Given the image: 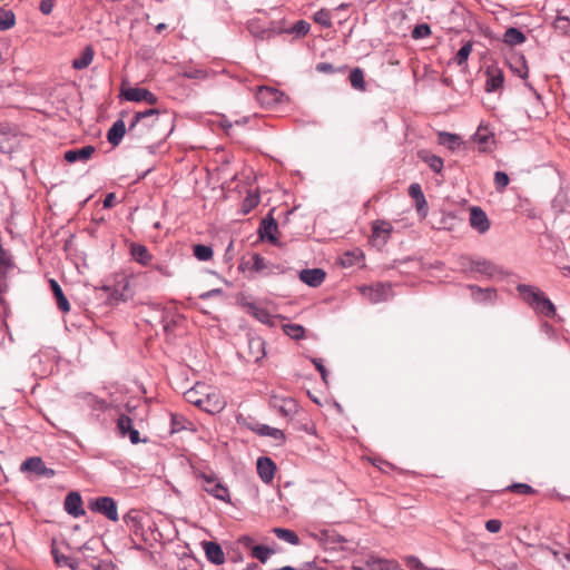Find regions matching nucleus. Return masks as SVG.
Segmentation results:
<instances>
[{
  "mask_svg": "<svg viewBox=\"0 0 570 570\" xmlns=\"http://www.w3.org/2000/svg\"><path fill=\"white\" fill-rule=\"evenodd\" d=\"M259 204V195L249 193L243 200L240 210L244 215L250 213Z\"/></svg>",
  "mask_w": 570,
  "mask_h": 570,
  "instance_id": "nucleus-48",
  "label": "nucleus"
},
{
  "mask_svg": "<svg viewBox=\"0 0 570 570\" xmlns=\"http://www.w3.org/2000/svg\"><path fill=\"white\" fill-rule=\"evenodd\" d=\"M16 23V16L10 9H0V30L11 29Z\"/></svg>",
  "mask_w": 570,
  "mask_h": 570,
  "instance_id": "nucleus-43",
  "label": "nucleus"
},
{
  "mask_svg": "<svg viewBox=\"0 0 570 570\" xmlns=\"http://www.w3.org/2000/svg\"><path fill=\"white\" fill-rule=\"evenodd\" d=\"M272 405L277 409L283 416L292 417L298 411L296 401L292 397H273Z\"/></svg>",
  "mask_w": 570,
  "mask_h": 570,
  "instance_id": "nucleus-16",
  "label": "nucleus"
},
{
  "mask_svg": "<svg viewBox=\"0 0 570 570\" xmlns=\"http://www.w3.org/2000/svg\"><path fill=\"white\" fill-rule=\"evenodd\" d=\"M502 523L498 519H490L485 522V529L491 533H497L501 530Z\"/></svg>",
  "mask_w": 570,
  "mask_h": 570,
  "instance_id": "nucleus-60",
  "label": "nucleus"
},
{
  "mask_svg": "<svg viewBox=\"0 0 570 570\" xmlns=\"http://www.w3.org/2000/svg\"><path fill=\"white\" fill-rule=\"evenodd\" d=\"M508 490L512 492H517L519 494H532L534 493V489L527 483H514L508 487Z\"/></svg>",
  "mask_w": 570,
  "mask_h": 570,
  "instance_id": "nucleus-56",
  "label": "nucleus"
},
{
  "mask_svg": "<svg viewBox=\"0 0 570 570\" xmlns=\"http://www.w3.org/2000/svg\"><path fill=\"white\" fill-rule=\"evenodd\" d=\"M472 138L479 145L481 151H487L490 148V144L494 142L493 131L483 124L478 127Z\"/></svg>",
  "mask_w": 570,
  "mask_h": 570,
  "instance_id": "nucleus-15",
  "label": "nucleus"
},
{
  "mask_svg": "<svg viewBox=\"0 0 570 570\" xmlns=\"http://www.w3.org/2000/svg\"><path fill=\"white\" fill-rule=\"evenodd\" d=\"M247 30L257 40H268L275 36L283 35V23L272 21L266 26L261 19L254 18L248 20Z\"/></svg>",
  "mask_w": 570,
  "mask_h": 570,
  "instance_id": "nucleus-3",
  "label": "nucleus"
},
{
  "mask_svg": "<svg viewBox=\"0 0 570 570\" xmlns=\"http://www.w3.org/2000/svg\"><path fill=\"white\" fill-rule=\"evenodd\" d=\"M554 27L557 30L570 36V19L568 17H557L554 20Z\"/></svg>",
  "mask_w": 570,
  "mask_h": 570,
  "instance_id": "nucleus-55",
  "label": "nucleus"
},
{
  "mask_svg": "<svg viewBox=\"0 0 570 570\" xmlns=\"http://www.w3.org/2000/svg\"><path fill=\"white\" fill-rule=\"evenodd\" d=\"M180 320L181 316L175 312H164L160 321L164 332L168 335L171 334Z\"/></svg>",
  "mask_w": 570,
  "mask_h": 570,
  "instance_id": "nucleus-34",
  "label": "nucleus"
},
{
  "mask_svg": "<svg viewBox=\"0 0 570 570\" xmlns=\"http://www.w3.org/2000/svg\"><path fill=\"white\" fill-rule=\"evenodd\" d=\"M159 115V110L157 108H150L146 109L144 111H138L134 115L129 126H128V134L135 135L138 126L147 119H154L156 120V117Z\"/></svg>",
  "mask_w": 570,
  "mask_h": 570,
  "instance_id": "nucleus-23",
  "label": "nucleus"
},
{
  "mask_svg": "<svg viewBox=\"0 0 570 570\" xmlns=\"http://www.w3.org/2000/svg\"><path fill=\"white\" fill-rule=\"evenodd\" d=\"M204 550L208 561L216 566H220L225 562V553L222 547L213 541L204 542Z\"/></svg>",
  "mask_w": 570,
  "mask_h": 570,
  "instance_id": "nucleus-21",
  "label": "nucleus"
},
{
  "mask_svg": "<svg viewBox=\"0 0 570 570\" xmlns=\"http://www.w3.org/2000/svg\"><path fill=\"white\" fill-rule=\"evenodd\" d=\"M265 341L262 337L248 338V360L255 363L265 356Z\"/></svg>",
  "mask_w": 570,
  "mask_h": 570,
  "instance_id": "nucleus-22",
  "label": "nucleus"
},
{
  "mask_svg": "<svg viewBox=\"0 0 570 570\" xmlns=\"http://www.w3.org/2000/svg\"><path fill=\"white\" fill-rule=\"evenodd\" d=\"M409 195L416 202V203H422V204H425V197H424V194L422 191V188L419 184L414 183V184H411L410 187H409Z\"/></svg>",
  "mask_w": 570,
  "mask_h": 570,
  "instance_id": "nucleus-53",
  "label": "nucleus"
},
{
  "mask_svg": "<svg viewBox=\"0 0 570 570\" xmlns=\"http://www.w3.org/2000/svg\"><path fill=\"white\" fill-rule=\"evenodd\" d=\"M438 142L441 146L448 147L450 150L454 151L463 146V140L456 134H451L448 131H440L438 134Z\"/></svg>",
  "mask_w": 570,
  "mask_h": 570,
  "instance_id": "nucleus-29",
  "label": "nucleus"
},
{
  "mask_svg": "<svg viewBox=\"0 0 570 570\" xmlns=\"http://www.w3.org/2000/svg\"><path fill=\"white\" fill-rule=\"evenodd\" d=\"M314 21L324 28L332 27L331 13L326 9H321L314 13Z\"/></svg>",
  "mask_w": 570,
  "mask_h": 570,
  "instance_id": "nucleus-50",
  "label": "nucleus"
},
{
  "mask_svg": "<svg viewBox=\"0 0 570 570\" xmlns=\"http://www.w3.org/2000/svg\"><path fill=\"white\" fill-rule=\"evenodd\" d=\"M396 563L390 560L371 558L365 562L363 570H396Z\"/></svg>",
  "mask_w": 570,
  "mask_h": 570,
  "instance_id": "nucleus-32",
  "label": "nucleus"
},
{
  "mask_svg": "<svg viewBox=\"0 0 570 570\" xmlns=\"http://www.w3.org/2000/svg\"><path fill=\"white\" fill-rule=\"evenodd\" d=\"M154 269L158 271L159 273H161L165 276L173 275V273L170 272L171 269H170L169 265H167V264H156V265H154Z\"/></svg>",
  "mask_w": 570,
  "mask_h": 570,
  "instance_id": "nucleus-64",
  "label": "nucleus"
},
{
  "mask_svg": "<svg viewBox=\"0 0 570 570\" xmlns=\"http://www.w3.org/2000/svg\"><path fill=\"white\" fill-rule=\"evenodd\" d=\"M132 429V420L128 415L121 414L117 420V430L119 435L121 438H126Z\"/></svg>",
  "mask_w": 570,
  "mask_h": 570,
  "instance_id": "nucleus-45",
  "label": "nucleus"
},
{
  "mask_svg": "<svg viewBox=\"0 0 570 570\" xmlns=\"http://www.w3.org/2000/svg\"><path fill=\"white\" fill-rule=\"evenodd\" d=\"M45 463L41 458L39 456H31L28 458L26 461L22 462L20 470L22 472H32L36 475L39 476L41 473V470L43 468Z\"/></svg>",
  "mask_w": 570,
  "mask_h": 570,
  "instance_id": "nucleus-35",
  "label": "nucleus"
},
{
  "mask_svg": "<svg viewBox=\"0 0 570 570\" xmlns=\"http://www.w3.org/2000/svg\"><path fill=\"white\" fill-rule=\"evenodd\" d=\"M272 532L279 539L292 546L299 544V538L295 531L285 528H273Z\"/></svg>",
  "mask_w": 570,
  "mask_h": 570,
  "instance_id": "nucleus-37",
  "label": "nucleus"
},
{
  "mask_svg": "<svg viewBox=\"0 0 570 570\" xmlns=\"http://www.w3.org/2000/svg\"><path fill=\"white\" fill-rule=\"evenodd\" d=\"M417 157L424 161L431 170L441 174L444 167V161L440 156H436L429 150L422 149L417 153Z\"/></svg>",
  "mask_w": 570,
  "mask_h": 570,
  "instance_id": "nucleus-24",
  "label": "nucleus"
},
{
  "mask_svg": "<svg viewBox=\"0 0 570 570\" xmlns=\"http://www.w3.org/2000/svg\"><path fill=\"white\" fill-rule=\"evenodd\" d=\"M52 554L58 566H68L71 569H76V566L71 562L70 558L59 554L57 549L52 548Z\"/></svg>",
  "mask_w": 570,
  "mask_h": 570,
  "instance_id": "nucleus-57",
  "label": "nucleus"
},
{
  "mask_svg": "<svg viewBox=\"0 0 570 570\" xmlns=\"http://www.w3.org/2000/svg\"><path fill=\"white\" fill-rule=\"evenodd\" d=\"M312 363L315 365L316 370L320 372L322 379L326 381L327 376V370L323 365V362L321 358H312Z\"/></svg>",
  "mask_w": 570,
  "mask_h": 570,
  "instance_id": "nucleus-62",
  "label": "nucleus"
},
{
  "mask_svg": "<svg viewBox=\"0 0 570 570\" xmlns=\"http://www.w3.org/2000/svg\"><path fill=\"white\" fill-rule=\"evenodd\" d=\"M309 23L305 20H298L293 26L286 28L283 26V33L296 35L303 37L309 31Z\"/></svg>",
  "mask_w": 570,
  "mask_h": 570,
  "instance_id": "nucleus-41",
  "label": "nucleus"
},
{
  "mask_svg": "<svg viewBox=\"0 0 570 570\" xmlns=\"http://www.w3.org/2000/svg\"><path fill=\"white\" fill-rule=\"evenodd\" d=\"M325 277L326 273L322 268H307L299 272V279L311 287H318Z\"/></svg>",
  "mask_w": 570,
  "mask_h": 570,
  "instance_id": "nucleus-19",
  "label": "nucleus"
},
{
  "mask_svg": "<svg viewBox=\"0 0 570 570\" xmlns=\"http://www.w3.org/2000/svg\"><path fill=\"white\" fill-rule=\"evenodd\" d=\"M122 96L128 101L140 102L146 101L149 105H155L158 98L146 88L129 87L122 91Z\"/></svg>",
  "mask_w": 570,
  "mask_h": 570,
  "instance_id": "nucleus-7",
  "label": "nucleus"
},
{
  "mask_svg": "<svg viewBox=\"0 0 570 570\" xmlns=\"http://www.w3.org/2000/svg\"><path fill=\"white\" fill-rule=\"evenodd\" d=\"M514 65H510L512 70L522 79H527L529 75V68L524 56H518L514 58Z\"/></svg>",
  "mask_w": 570,
  "mask_h": 570,
  "instance_id": "nucleus-46",
  "label": "nucleus"
},
{
  "mask_svg": "<svg viewBox=\"0 0 570 570\" xmlns=\"http://www.w3.org/2000/svg\"><path fill=\"white\" fill-rule=\"evenodd\" d=\"M517 291L522 301L539 316L552 318L556 316V306L550 298L538 287L519 284Z\"/></svg>",
  "mask_w": 570,
  "mask_h": 570,
  "instance_id": "nucleus-2",
  "label": "nucleus"
},
{
  "mask_svg": "<svg viewBox=\"0 0 570 570\" xmlns=\"http://www.w3.org/2000/svg\"><path fill=\"white\" fill-rule=\"evenodd\" d=\"M126 134V125L124 120H116L107 132V139L112 146H118Z\"/></svg>",
  "mask_w": 570,
  "mask_h": 570,
  "instance_id": "nucleus-28",
  "label": "nucleus"
},
{
  "mask_svg": "<svg viewBox=\"0 0 570 570\" xmlns=\"http://www.w3.org/2000/svg\"><path fill=\"white\" fill-rule=\"evenodd\" d=\"M348 80L353 89L358 91L366 90L364 72L360 67H355L350 71Z\"/></svg>",
  "mask_w": 570,
  "mask_h": 570,
  "instance_id": "nucleus-33",
  "label": "nucleus"
},
{
  "mask_svg": "<svg viewBox=\"0 0 570 570\" xmlns=\"http://www.w3.org/2000/svg\"><path fill=\"white\" fill-rule=\"evenodd\" d=\"M55 0H40L39 10L42 14L48 16L52 12Z\"/></svg>",
  "mask_w": 570,
  "mask_h": 570,
  "instance_id": "nucleus-59",
  "label": "nucleus"
},
{
  "mask_svg": "<svg viewBox=\"0 0 570 570\" xmlns=\"http://www.w3.org/2000/svg\"><path fill=\"white\" fill-rule=\"evenodd\" d=\"M504 75L499 68L489 67L487 69L485 91L495 92L503 87Z\"/></svg>",
  "mask_w": 570,
  "mask_h": 570,
  "instance_id": "nucleus-14",
  "label": "nucleus"
},
{
  "mask_svg": "<svg viewBox=\"0 0 570 570\" xmlns=\"http://www.w3.org/2000/svg\"><path fill=\"white\" fill-rule=\"evenodd\" d=\"M278 225L276 220L269 215L264 218L259 225L258 233L262 239H266L272 244H277L276 233Z\"/></svg>",
  "mask_w": 570,
  "mask_h": 570,
  "instance_id": "nucleus-18",
  "label": "nucleus"
},
{
  "mask_svg": "<svg viewBox=\"0 0 570 570\" xmlns=\"http://www.w3.org/2000/svg\"><path fill=\"white\" fill-rule=\"evenodd\" d=\"M431 35V28L428 23H421L414 27L412 30L413 39H422Z\"/></svg>",
  "mask_w": 570,
  "mask_h": 570,
  "instance_id": "nucleus-52",
  "label": "nucleus"
},
{
  "mask_svg": "<svg viewBox=\"0 0 570 570\" xmlns=\"http://www.w3.org/2000/svg\"><path fill=\"white\" fill-rule=\"evenodd\" d=\"M63 508L65 511L73 518H80L86 514V511L82 507L81 495L77 491H71L66 495Z\"/></svg>",
  "mask_w": 570,
  "mask_h": 570,
  "instance_id": "nucleus-8",
  "label": "nucleus"
},
{
  "mask_svg": "<svg viewBox=\"0 0 570 570\" xmlns=\"http://www.w3.org/2000/svg\"><path fill=\"white\" fill-rule=\"evenodd\" d=\"M284 94L276 88L262 86L258 88L256 98L262 105L272 106L281 102Z\"/></svg>",
  "mask_w": 570,
  "mask_h": 570,
  "instance_id": "nucleus-12",
  "label": "nucleus"
},
{
  "mask_svg": "<svg viewBox=\"0 0 570 570\" xmlns=\"http://www.w3.org/2000/svg\"><path fill=\"white\" fill-rule=\"evenodd\" d=\"M122 520L128 529H131L137 525H141V514L138 510L131 509L124 517Z\"/></svg>",
  "mask_w": 570,
  "mask_h": 570,
  "instance_id": "nucleus-49",
  "label": "nucleus"
},
{
  "mask_svg": "<svg viewBox=\"0 0 570 570\" xmlns=\"http://www.w3.org/2000/svg\"><path fill=\"white\" fill-rule=\"evenodd\" d=\"M257 433L262 436H271L278 442H283L285 440V434L282 430L272 428L267 424L259 425Z\"/></svg>",
  "mask_w": 570,
  "mask_h": 570,
  "instance_id": "nucleus-40",
  "label": "nucleus"
},
{
  "mask_svg": "<svg viewBox=\"0 0 570 570\" xmlns=\"http://www.w3.org/2000/svg\"><path fill=\"white\" fill-rule=\"evenodd\" d=\"M189 423L183 415L171 414L170 428L171 433H177L186 429V424Z\"/></svg>",
  "mask_w": 570,
  "mask_h": 570,
  "instance_id": "nucleus-51",
  "label": "nucleus"
},
{
  "mask_svg": "<svg viewBox=\"0 0 570 570\" xmlns=\"http://www.w3.org/2000/svg\"><path fill=\"white\" fill-rule=\"evenodd\" d=\"M316 70L318 72H323V73H333L336 71V69L334 68V66L330 62H318L316 65Z\"/></svg>",
  "mask_w": 570,
  "mask_h": 570,
  "instance_id": "nucleus-61",
  "label": "nucleus"
},
{
  "mask_svg": "<svg viewBox=\"0 0 570 570\" xmlns=\"http://www.w3.org/2000/svg\"><path fill=\"white\" fill-rule=\"evenodd\" d=\"M130 254L142 266H148L151 263L153 256L145 245L132 243L130 245Z\"/></svg>",
  "mask_w": 570,
  "mask_h": 570,
  "instance_id": "nucleus-26",
  "label": "nucleus"
},
{
  "mask_svg": "<svg viewBox=\"0 0 570 570\" xmlns=\"http://www.w3.org/2000/svg\"><path fill=\"white\" fill-rule=\"evenodd\" d=\"M200 479L204 481V490L217 500L230 503V493L226 484H224L214 473H203Z\"/></svg>",
  "mask_w": 570,
  "mask_h": 570,
  "instance_id": "nucleus-4",
  "label": "nucleus"
},
{
  "mask_svg": "<svg viewBox=\"0 0 570 570\" xmlns=\"http://www.w3.org/2000/svg\"><path fill=\"white\" fill-rule=\"evenodd\" d=\"M127 436L129 438V440L132 444H138L139 442H146V440L140 439V433L135 428L131 431H129Z\"/></svg>",
  "mask_w": 570,
  "mask_h": 570,
  "instance_id": "nucleus-63",
  "label": "nucleus"
},
{
  "mask_svg": "<svg viewBox=\"0 0 570 570\" xmlns=\"http://www.w3.org/2000/svg\"><path fill=\"white\" fill-rule=\"evenodd\" d=\"M363 259H364L363 252L360 249H355L352 252H346L343 255L341 263L344 267H351V266L360 264Z\"/></svg>",
  "mask_w": 570,
  "mask_h": 570,
  "instance_id": "nucleus-39",
  "label": "nucleus"
},
{
  "mask_svg": "<svg viewBox=\"0 0 570 570\" xmlns=\"http://www.w3.org/2000/svg\"><path fill=\"white\" fill-rule=\"evenodd\" d=\"M470 225L480 234H484L490 228V220L480 207H472L470 210Z\"/></svg>",
  "mask_w": 570,
  "mask_h": 570,
  "instance_id": "nucleus-13",
  "label": "nucleus"
},
{
  "mask_svg": "<svg viewBox=\"0 0 570 570\" xmlns=\"http://www.w3.org/2000/svg\"><path fill=\"white\" fill-rule=\"evenodd\" d=\"M390 288L383 284H379L376 286H365L362 288V292L368 299L373 303H377L381 301H385L387 297Z\"/></svg>",
  "mask_w": 570,
  "mask_h": 570,
  "instance_id": "nucleus-27",
  "label": "nucleus"
},
{
  "mask_svg": "<svg viewBox=\"0 0 570 570\" xmlns=\"http://www.w3.org/2000/svg\"><path fill=\"white\" fill-rule=\"evenodd\" d=\"M214 255L213 248L207 245L197 244L194 246V256L200 262H207L212 259Z\"/></svg>",
  "mask_w": 570,
  "mask_h": 570,
  "instance_id": "nucleus-47",
  "label": "nucleus"
},
{
  "mask_svg": "<svg viewBox=\"0 0 570 570\" xmlns=\"http://www.w3.org/2000/svg\"><path fill=\"white\" fill-rule=\"evenodd\" d=\"M96 153V148L92 145H87L81 148L68 149L63 154V159L67 163L87 161Z\"/></svg>",
  "mask_w": 570,
  "mask_h": 570,
  "instance_id": "nucleus-11",
  "label": "nucleus"
},
{
  "mask_svg": "<svg viewBox=\"0 0 570 570\" xmlns=\"http://www.w3.org/2000/svg\"><path fill=\"white\" fill-rule=\"evenodd\" d=\"M472 272L478 273L488 278H492L495 274L500 273L498 266L485 258L475 259L473 263Z\"/></svg>",
  "mask_w": 570,
  "mask_h": 570,
  "instance_id": "nucleus-25",
  "label": "nucleus"
},
{
  "mask_svg": "<svg viewBox=\"0 0 570 570\" xmlns=\"http://www.w3.org/2000/svg\"><path fill=\"white\" fill-rule=\"evenodd\" d=\"M243 306L246 308V312L254 316L257 321H259L263 324H267L273 326L274 325V316L269 314V312L264 308L259 307L253 302H244Z\"/></svg>",
  "mask_w": 570,
  "mask_h": 570,
  "instance_id": "nucleus-20",
  "label": "nucleus"
},
{
  "mask_svg": "<svg viewBox=\"0 0 570 570\" xmlns=\"http://www.w3.org/2000/svg\"><path fill=\"white\" fill-rule=\"evenodd\" d=\"M252 271L254 275L271 276L282 274L285 271H274V265L259 254H254L252 257Z\"/></svg>",
  "mask_w": 570,
  "mask_h": 570,
  "instance_id": "nucleus-10",
  "label": "nucleus"
},
{
  "mask_svg": "<svg viewBox=\"0 0 570 570\" xmlns=\"http://www.w3.org/2000/svg\"><path fill=\"white\" fill-rule=\"evenodd\" d=\"M274 553H276L275 549H272L263 544L254 546L250 549V556L259 560L262 563H266L269 557Z\"/></svg>",
  "mask_w": 570,
  "mask_h": 570,
  "instance_id": "nucleus-38",
  "label": "nucleus"
},
{
  "mask_svg": "<svg viewBox=\"0 0 570 570\" xmlns=\"http://www.w3.org/2000/svg\"><path fill=\"white\" fill-rule=\"evenodd\" d=\"M95 51L91 46H86L79 57L72 60V68L82 70L87 68L94 60Z\"/></svg>",
  "mask_w": 570,
  "mask_h": 570,
  "instance_id": "nucleus-31",
  "label": "nucleus"
},
{
  "mask_svg": "<svg viewBox=\"0 0 570 570\" xmlns=\"http://www.w3.org/2000/svg\"><path fill=\"white\" fill-rule=\"evenodd\" d=\"M466 288L471 292V298L476 304L492 305L498 299V292L494 287L483 288L474 284H469Z\"/></svg>",
  "mask_w": 570,
  "mask_h": 570,
  "instance_id": "nucleus-6",
  "label": "nucleus"
},
{
  "mask_svg": "<svg viewBox=\"0 0 570 570\" xmlns=\"http://www.w3.org/2000/svg\"><path fill=\"white\" fill-rule=\"evenodd\" d=\"M392 232L393 226L390 222L377 219L372 225V239L373 242L384 246L387 243Z\"/></svg>",
  "mask_w": 570,
  "mask_h": 570,
  "instance_id": "nucleus-9",
  "label": "nucleus"
},
{
  "mask_svg": "<svg viewBox=\"0 0 570 570\" xmlns=\"http://www.w3.org/2000/svg\"><path fill=\"white\" fill-rule=\"evenodd\" d=\"M89 509L106 517L108 520L116 522L119 520L117 502L111 497H98L91 500Z\"/></svg>",
  "mask_w": 570,
  "mask_h": 570,
  "instance_id": "nucleus-5",
  "label": "nucleus"
},
{
  "mask_svg": "<svg viewBox=\"0 0 570 570\" xmlns=\"http://www.w3.org/2000/svg\"><path fill=\"white\" fill-rule=\"evenodd\" d=\"M503 41L507 45L517 46L525 41V36L520 29L511 27L504 32Z\"/></svg>",
  "mask_w": 570,
  "mask_h": 570,
  "instance_id": "nucleus-36",
  "label": "nucleus"
},
{
  "mask_svg": "<svg viewBox=\"0 0 570 570\" xmlns=\"http://www.w3.org/2000/svg\"><path fill=\"white\" fill-rule=\"evenodd\" d=\"M284 333L295 341H299L305 336V328L299 324L283 325Z\"/></svg>",
  "mask_w": 570,
  "mask_h": 570,
  "instance_id": "nucleus-44",
  "label": "nucleus"
},
{
  "mask_svg": "<svg viewBox=\"0 0 570 570\" xmlns=\"http://www.w3.org/2000/svg\"><path fill=\"white\" fill-rule=\"evenodd\" d=\"M473 263H475V259L466 255H462L458 259V264L463 272H472Z\"/></svg>",
  "mask_w": 570,
  "mask_h": 570,
  "instance_id": "nucleus-58",
  "label": "nucleus"
},
{
  "mask_svg": "<svg viewBox=\"0 0 570 570\" xmlns=\"http://www.w3.org/2000/svg\"><path fill=\"white\" fill-rule=\"evenodd\" d=\"M509 184V176L504 171L494 174V185L497 190L502 191Z\"/></svg>",
  "mask_w": 570,
  "mask_h": 570,
  "instance_id": "nucleus-54",
  "label": "nucleus"
},
{
  "mask_svg": "<svg viewBox=\"0 0 570 570\" xmlns=\"http://www.w3.org/2000/svg\"><path fill=\"white\" fill-rule=\"evenodd\" d=\"M184 396L188 403L210 414L222 412L226 405L217 391L200 383L186 391Z\"/></svg>",
  "mask_w": 570,
  "mask_h": 570,
  "instance_id": "nucleus-1",
  "label": "nucleus"
},
{
  "mask_svg": "<svg viewBox=\"0 0 570 570\" xmlns=\"http://www.w3.org/2000/svg\"><path fill=\"white\" fill-rule=\"evenodd\" d=\"M49 284H50L52 294H53V296L56 298V303H57L58 308L62 313H68L70 311V304H69L68 298L65 296L61 286L55 279H50Z\"/></svg>",
  "mask_w": 570,
  "mask_h": 570,
  "instance_id": "nucleus-30",
  "label": "nucleus"
},
{
  "mask_svg": "<svg viewBox=\"0 0 570 570\" xmlns=\"http://www.w3.org/2000/svg\"><path fill=\"white\" fill-rule=\"evenodd\" d=\"M472 42H465L456 52L455 57L453 58V62H455L460 67H466V61L472 52Z\"/></svg>",
  "mask_w": 570,
  "mask_h": 570,
  "instance_id": "nucleus-42",
  "label": "nucleus"
},
{
  "mask_svg": "<svg viewBox=\"0 0 570 570\" xmlns=\"http://www.w3.org/2000/svg\"><path fill=\"white\" fill-rule=\"evenodd\" d=\"M276 464L267 456H261L257 460V473L264 483H269L274 479Z\"/></svg>",
  "mask_w": 570,
  "mask_h": 570,
  "instance_id": "nucleus-17",
  "label": "nucleus"
}]
</instances>
